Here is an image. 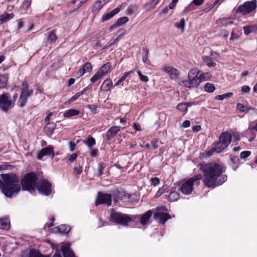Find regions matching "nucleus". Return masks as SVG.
<instances>
[{
  "label": "nucleus",
  "instance_id": "nucleus-1",
  "mask_svg": "<svg viewBox=\"0 0 257 257\" xmlns=\"http://www.w3.org/2000/svg\"><path fill=\"white\" fill-rule=\"evenodd\" d=\"M198 167L203 175L198 174L183 182L180 187V191L183 194H190L193 190V185L198 186L202 179L204 185L212 189L222 185L227 180V176L223 174L225 169L222 164L215 162H203Z\"/></svg>",
  "mask_w": 257,
  "mask_h": 257
},
{
  "label": "nucleus",
  "instance_id": "nucleus-2",
  "mask_svg": "<svg viewBox=\"0 0 257 257\" xmlns=\"http://www.w3.org/2000/svg\"><path fill=\"white\" fill-rule=\"evenodd\" d=\"M38 178L35 172L26 174L21 180L20 185L23 191H28L31 193L35 191Z\"/></svg>",
  "mask_w": 257,
  "mask_h": 257
},
{
  "label": "nucleus",
  "instance_id": "nucleus-3",
  "mask_svg": "<svg viewBox=\"0 0 257 257\" xmlns=\"http://www.w3.org/2000/svg\"><path fill=\"white\" fill-rule=\"evenodd\" d=\"M139 216L114 212L110 215V221L117 224L127 226L130 222L138 221Z\"/></svg>",
  "mask_w": 257,
  "mask_h": 257
},
{
  "label": "nucleus",
  "instance_id": "nucleus-4",
  "mask_svg": "<svg viewBox=\"0 0 257 257\" xmlns=\"http://www.w3.org/2000/svg\"><path fill=\"white\" fill-rule=\"evenodd\" d=\"M200 72V71L197 68L190 69L188 72L187 80L180 81L179 85L189 89L197 88L200 84V81L198 79V74Z\"/></svg>",
  "mask_w": 257,
  "mask_h": 257
},
{
  "label": "nucleus",
  "instance_id": "nucleus-5",
  "mask_svg": "<svg viewBox=\"0 0 257 257\" xmlns=\"http://www.w3.org/2000/svg\"><path fill=\"white\" fill-rule=\"evenodd\" d=\"M257 7V1H246L243 4L234 8L232 12L234 14H240L243 16L247 15L253 11Z\"/></svg>",
  "mask_w": 257,
  "mask_h": 257
},
{
  "label": "nucleus",
  "instance_id": "nucleus-6",
  "mask_svg": "<svg viewBox=\"0 0 257 257\" xmlns=\"http://www.w3.org/2000/svg\"><path fill=\"white\" fill-rule=\"evenodd\" d=\"M22 85L23 88L21 89V93L18 100V105L21 108L26 105L28 98L31 97L33 93V90L29 89V85L27 81H23Z\"/></svg>",
  "mask_w": 257,
  "mask_h": 257
},
{
  "label": "nucleus",
  "instance_id": "nucleus-7",
  "mask_svg": "<svg viewBox=\"0 0 257 257\" xmlns=\"http://www.w3.org/2000/svg\"><path fill=\"white\" fill-rule=\"evenodd\" d=\"M219 141L214 142L213 146H216L218 152H222L226 149L231 142L232 136L227 132H222L219 138Z\"/></svg>",
  "mask_w": 257,
  "mask_h": 257
},
{
  "label": "nucleus",
  "instance_id": "nucleus-8",
  "mask_svg": "<svg viewBox=\"0 0 257 257\" xmlns=\"http://www.w3.org/2000/svg\"><path fill=\"white\" fill-rule=\"evenodd\" d=\"M14 102L11 101V96L9 93L4 92L0 95V109L5 112L14 107Z\"/></svg>",
  "mask_w": 257,
  "mask_h": 257
},
{
  "label": "nucleus",
  "instance_id": "nucleus-9",
  "mask_svg": "<svg viewBox=\"0 0 257 257\" xmlns=\"http://www.w3.org/2000/svg\"><path fill=\"white\" fill-rule=\"evenodd\" d=\"M36 188L39 192L43 195L48 196L52 192V185L46 179L38 181Z\"/></svg>",
  "mask_w": 257,
  "mask_h": 257
},
{
  "label": "nucleus",
  "instance_id": "nucleus-10",
  "mask_svg": "<svg viewBox=\"0 0 257 257\" xmlns=\"http://www.w3.org/2000/svg\"><path fill=\"white\" fill-rule=\"evenodd\" d=\"M157 212L154 214V218L155 220H158L159 223L164 225L168 220L171 218L170 214L161 212L167 210L166 207H157Z\"/></svg>",
  "mask_w": 257,
  "mask_h": 257
},
{
  "label": "nucleus",
  "instance_id": "nucleus-11",
  "mask_svg": "<svg viewBox=\"0 0 257 257\" xmlns=\"http://www.w3.org/2000/svg\"><path fill=\"white\" fill-rule=\"evenodd\" d=\"M112 196L111 194L103 193L100 192L97 193V196L96 198L95 204L98 206L100 204H105L107 206L111 205Z\"/></svg>",
  "mask_w": 257,
  "mask_h": 257
},
{
  "label": "nucleus",
  "instance_id": "nucleus-12",
  "mask_svg": "<svg viewBox=\"0 0 257 257\" xmlns=\"http://www.w3.org/2000/svg\"><path fill=\"white\" fill-rule=\"evenodd\" d=\"M47 156L53 159L55 156L54 147L52 145H49L47 147L43 148L37 154V158L42 160L43 157Z\"/></svg>",
  "mask_w": 257,
  "mask_h": 257
},
{
  "label": "nucleus",
  "instance_id": "nucleus-13",
  "mask_svg": "<svg viewBox=\"0 0 257 257\" xmlns=\"http://www.w3.org/2000/svg\"><path fill=\"white\" fill-rule=\"evenodd\" d=\"M163 70L164 71L169 74L170 78L172 80L177 79L180 75V72L178 69L173 67L165 66L163 67Z\"/></svg>",
  "mask_w": 257,
  "mask_h": 257
},
{
  "label": "nucleus",
  "instance_id": "nucleus-14",
  "mask_svg": "<svg viewBox=\"0 0 257 257\" xmlns=\"http://www.w3.org/2000/svg\"><path fill=\"white\" fill-rule=\"evenodd\" d=\"M108 2L109 0H97L92 7L91 12L93 14H97Z\"/></svg>",
  "mask_w": 257,
  "mask_h": 257
},
{
  "label": "nucleus",
  "instance_id": "nucleus-15",
  "mask_svg": "<svg viewBox=\"0 0 257 257\" xmlns=\"http://www.w3.org/2000/svg\"><path fill=\"white\" fill-rule=\"evenodd\" d=\"M92 70V66L91 64L87 62L76 72V75L79 78L82 76L85 73L90 72Z\"/></svg>",
  "mask_w": 257,
  "mask_h": 257
},
{
  "label": "nucleus",
  "instance_id": "nucleus-16",
  "mask_svg": "<svg viewBox=\"0 0 257 257\" xmlns=\"http://www.w3.org/2000/svg\"><path fill=\"white\" fill-rule=\"evenodd\" d=\"M120 127L114 126L109 128L106 134V139L109 141L114 138L116 134L120 131Z\"/></svg>",
  "mask_w": 257,
  "mask_h": 257
},
{
  "label": "nucleus",
  "instance_id": "nucleus-17",
  "mask_svg": "<svg viewBox=\"0 0 257 257\" xmlns=\"http://www.w3.org/2000/svg\"><path fill=\"white\" fill-rule=\"evenodd\" d=\"M153 213V211L152 210H149L142 215H138V216H139V220L140 219L141 224L142 225H145L147 224L150 220V219L152 216Z\"/></svg>",
  "mask_w": 257,
  "mask_h": 257
},
{
  "label": "nucleus",
  "instance_id": "nucleus-18",
  "mask_svg": "<svg viewBox=\"0 0 257 257\" xmlns=\"http://www.w3.org/2000/svg\"><path fill=\"white\" fill-rule=\"evenodd\" d=\"M61 251L64 257H77L70 248V245L69 243L63 245L61 247Z\"/></svg>",
  "mask_w": 257,
  "mask_h": 257
},
{
  "label": "nucleus",
  "instance_id": "nucleus-19",
  "mask_svg": "<svg viewBox=\"0 0 257 257\" xmlns=\"http://www.w3.org/2000/svg\"><path fill=\"white\" fill-rule=\"evenodd\" d=\"M56 128V124L54 122H48L44 127V132L47 136L51 137Z\"/></svg>",
  "mask_w": 257,
  "mask_h": 257
},
{
  "label": "nucleus",
  "instance_id": "nucleus-20",
  "mask_svg": "<svg viewBox=\"0 0 257 257\" xmlns=\"http://www.w3.org/2000/svg\"><path fill=\"white\" fill-rule=\"evenodd\" d=\"M120 11L119 8H115L110 12L104 14L101 18L102 22H104L105 21L109 20L112 18L116 14L118 13Z\"/></svg>",
  "mask_w": 257,
  "mask_h": 257
},
{
  "label": "nucleus",
  "instance_id": "nucleus-21",
  "mask_svg": "<svg viewBox=\"0 0 257 257\" xmlns=\"http://www.w3.org/2000/svg\"><path fill=\"white\" fill-rule=\"evenodd\" d=\"M243 30L244 33L246 36H248L251 33H256L257 24L244 26L243 27Z\"/></svg>",
  "mask_w": 257,
  "mask_h": 257
},
{
  "label": "nucleus",
  "instance_id": "nucleus-22",
  "mask_svg": "<svg viewBox=\"0 0 257 257\" xmlns=\"http://www.w3.org/2000/svg\"><path fill=\"white\" fill-rule=\"evenodd\" d=\"M230 18H222L216 20V23L220 27H227L233 24V22L230 21Z\"/></svg>",
  "mask_w": 257,
  "mask_h": 257
},
{
  "label": "nucleus",
  "instance_id": "nucleus-23",
  "mask_svg": "<svg viewBox=\"0 0 257 257\" xmlns=\"http://www.w3.org/2000/svg\"><path fill=\"white\" fill-rule=\"evenodd\" d=\"M83 143L89 149L92 148L96 145L95 139L91 135L88 136L86 140H83Z\"/></svg>",
  "mask_w": 257,
  "mask_h": 257
},
{
  "label": "nucleus",
  "instance_id": "nucleus-24",
  "mask_svg": "<svg viewBox=\"0 0 257 257\" xmlns=\"http://www.w3.org/2000/svg\"><path fill=\"white\" fill-rule=\"evenodd\" d=\"M57 232L61 234H67L71 230V226L69 225L62 224L57 227H55Z\"/></svg>",
  "mask_w": 257,
  "mask_h": 257
},
{
  "label": "nucleus",
  "instance_id": "nucleus-25",
  "mask_svg": "<svg viewBox=\"0 0 257 257\" xmlns=\"http://www.w3.org/2000/svg\"><path fill=\"white\" fill-rule=\"evenodd\" d=\"M14 17V14L13 13L8 14L7 13H4L0 16V25H2L10 20L12 19Z\"/></svg>",
  "mask_w": 257,
  "mask_h": 257
},
{
  "label": "nucleus",
  "instance_id": "nucleus-26",
  "mask_svg": "<svg viewBox=\"0 0 257 257\" xmlns=\"http://www.w3.org/2000/svg\"><path fill=\"white\" fill-rule=\"evenodd\" d=\"M111 64L110 62H107L105 64H103L98 70L99 72H100L102 75L104 76L106 74H107L111 68Z\"/></svg>",
  "mask_w": 257,
  "mask_h": 257
},
{
  "label": "nucleus",
  "instance_id": "nucleus-27",
  "mask_svg": "<svg viewBox=\"0 0 257 257\" xmlns=\"http://www.w3.org/2000/svg\"><path fill=\"white\" fill-rule=\"evenodd\" d=\"M48 34L47 42L49 44L55 43L58 39L56 34V30L54 29L50 31V33Z\"/></svg>",
  "mask_w": 257,
  "mask_h": 257
},
{
  "label": "nucleus",
  "instance_id": "nucleus-28",
  "mask_svg": "<svg viewBox=\"0 0 257 257\" xmlns=\"http://www.w3.org/2000/svg\"><path fill=\"white\" fill-rule=\"evenodd\" d=\"M80 111L75 109H69L66 110L63 114V116L66 118H69L72 116L78 115Z\"/></svg>",
  "mask_w": 257,
  "mask_h": 257
},
{
  "label": "nucleus",
  "instance_id": "nucleus-29",
  "mask_svg": "<svg viewBox=\"0 0 257 257\" xmlns=\"http://www.w3.org/2000/svg\"><path fill=\"white\" fill-rule=\"evenodd\" d=\"M230 161L231 162V167L233 170H236L239 167V160L238 157L233 155H230Z\"/></svg>",
  "mask_w": 257,
  "mask_h": 257
},
{
  "label": "nucleus",
  "instance_id": "nucleus-30",
  "mask_svg": "<svg viewBox=\"0 0 257 257\" xmlns=\"http://www.w3.org/2000/svg\"><path fill=\"white\" fill-rule=\"evenodd\" d=\"M104 86V91H110L113 86L112 82L110 79L107 78L104 80L101 85V90L102 91V87Z\"/></svg>",
  "mask_w": 257,
  "mask_h": 257
},
{
  "label": "nucleus",
  "instance_id": "nucleus-31",
  "mask_svg": "<svg viewBox=\"0 0 257 257\" xmlns=\"http://www.w3.org/2000/svg\"><path fill=\"white\" fill-rule=\"evenodd\" d=\"M9 77L7 75H0V89H3L7 85Z\"/></svg>",
  "mask_w": 257,
  "mask_h": 257
},
{
  "label": "nucleus",
  "instance_id": "nucleus-32",
  "mask_svg": "<svg viewBox=\"0 0 257 257\" xmlns=\"http://www.w3.org/2000/svg\"><path fill=\"white\" fill-rule=\"evenodd\" d=\"M21 257H44V256L37 250L32 249L30 250L28 255H22Z\"/></svg>",
  "mask_w": 257,
  "mask_h": 257
},
{
  "label": "nucleus",
  "instance_id": "nucleus-33",
  "mask_svg": "<svg viewBox=\"0 0 257 257\" xmlns=\"http://www.w3.org/2000/svg\"><path fill=\"white\" fill-rule=\"evenodd\" d=\"M116 197L117 199L120 200H123L125 199H128V200L130 201V199L131 198L132 195L129 193H125V192H121L118 191Z\"/></svg>",
  "mask_w": 257,
  "mask_h": 257
},
{
  "label": "nucleus",
  "instance_id": "nucleus-34",
  "mask_svg": "<svg viewBox=\"0 0 257 257\" xmlns=\"http://www.w3.org/2000/svg\"><path fill=\"white\" fill-rule=\"evenodd\" d=\"M180 198V194L176 191L170 192L168 196V200L170 202L176 201Z\"/></svg>",
  "mask_w": 257,
  "mask_h": 257
},
{
  "label": "nucleus",
  "instance_id": "nucleus-35",
  "mask_svg": "<svg viewBox=\"0 0 257 257\" xmlns=\"http://www.w3.org/2000/svg\"><path fill=\"white\" fill-rule=\"evenodd\" d=\"M104 76L102 75L98 71L91 78L90 81L92 84L95 83L98 81H100Z\"/></svg>",
  "mask_w": 257,
  "mask_h": 257
},
{
  "label": "nucleus",
  "instance_id": "nucleus-36",
  "mask_svg": "<svg viewBox=\"0 0 257 257\" xmlns=\"http://www.w3.org/2000/svg\"><path fill=\"white\" fill-rule=\"evenodd\" d=\"M106 165L104 163L102 162H99L97 167V173L95 174V176L100 177L103 174V171Z\"/></svg>",
  "mask_w": 257,
  "mask_h": 257
},
{
  "label": "nucleus",
  "instance_id": "nucleus-37",
  "mask_svg": "<svg viewBox=\"0 0 257 257\" xmlns=\"http://www.w3.org/2000/svg\"><path fill=\"white\" fill-rule=\"evenodd\" d=\"M236 108L238 110L242 112H247L248 110L251 109V108L250 107L244 105L240 103H237Z\"/></svg>",
  "mask_w": 257,
  "mask_h": 257
},
{
  "label": "nucleus",
  "instance_id": "nucleus-38",
  "mask_svg": "<svg viewBox=\"0 0 257 257\" xmlns=\"http://www.w3.org/2000/svg\"><path fill=\"white\" fill-rule=\"evenodd\" d=\"M203 61L209 67H214L216 65V63L212 61V58L210 56H205L203 58Z\"/></svg>",
  "mask_w": 257,
  "mask_h": 257
},
{
  "label": "nucleus",
  "instance_id": "nucleus-39",
  "mask_svg": "<svg viewBox=\"0 0 257 257\" xmlns=\"http://www.w3.org/2000/svg\"><path fill=\"white\" fill-rule=\"evenodd\" d=\"M214 147L212 148L209 151L206 152L204 154H203V156L209 158L211 156H212L214 152H216L217 153H220L221 152H218L216 149V146H213Z\"/></svg>",
  "mask_w": 257,
  "mask_h": 257
},
{
  "label": "nucleus",
  "instance_id": "nucleus-40",
  "mask_svg": "<svg viewBox=\"0 0 257 257\" xmlns=\"http://www.w3.org/2000/svg\"><path fill=\"white\" fill-rule=\"evenodd\" d=\"M215 90L214 84L210 83H206L204 85V90L208 93H212Z\"/></svg>",
  "mask_w": 257,
  "mask_h": 257
},
{
  "label": "nucleus",
  "instance_id": "nucleus-41",
  "mask_svg": "<svg viewBox=\"0 0 257 257\" xmlns=\"http://www.w3.org/2000/svg\"><path fill=\"white\" fill-rule=\"evenodd\" d=\"M10 226V224L8 220L5 219H0V228L8 229Z\"/></svg>",
  "mask_w": 257,
  "mask_h": 257
},
{
  "label": "nucleus",
  "instance_id": "nucleus-42",
  "mask_svg": "<svg viewBox=\"0 0 257 257\" xmlns=\"http://www.w3.org/2000/svg\"><path fill=\"white\" fill-rule=\"evenodd\" d=\"M86 107L89 109L93 114L97 113L99 111L97 106L94 104H87Z\"/></svg>",
  "mask_w": 257,
  "mask_h": 257
},
{
  "label": "nucleus",
  "instance_id": "nucleus-43",
  "mask_svg": "<svg viewBox=\"0 0 257 257\" xmlns=\"http://www.w3.org/2000/svg\"><path fill=\"white\" fill-rule=\"evenodd\" d=\"M176 108L179 111L186 113L188 111V109L186 108V106L184 103H179L176 106Z\"/></svg>",
  "mask_w": 257,
  "mask_h": 257
},
{
  "label": "nucleus",
  "instance_id": "nucleus-44",
  "mask_svg": "<svg viewBox=\"0 0 257 257\" xmlns=\"http://www.w3.org/2000/svg\"><path fill=\"white\" fill-rule=\"evenodd\" d=\"M208 73H203L200 72L199 74H198V79L200 81V83L202 81H205L207 80V76L209 75Z\"/></svg>",
  "mask_w": 257,
  "mask_h": 257
},
{
  "label": "nucleus",
  "instance_id": "nucleus-45",
  "mask_svg": "<svg viewBox=\"0 0 257 257\" xmlns=\"http://www.w3.org/2000/svg\"><path fill=\"white\" fill-rule=\"evenodd\" d=\"M128 21V18L127 17H120L117 19L116 23L119 26L124 24Z\"/></svg>",
  "mask_w": 257,
  "mask_h": 257
},
{
  "label": "nucleus",
  "instance_id": "nucleus-46",
  "mask_svg": "<svg viewBox=\"0 0 257 257\" xmlns=\"http://www.w3.org/2000/svg\"><path fill=\"white\" fill-rule=\"evenodd\" d=\"M32 0H24L22 3V8L25 11L28 10L31 5Z\"/></svg>",
  "mask_w": 257,
  "mask_h": 257
},
{
  "label": "nucleus",
  "instance_id": "nucleus-47",
  "mask_svg": "<svg viewBox=\"0 0 257 257\" xmlns=\"http://www.w3.org/2000/svg\"><path fill=\"white\" fill-rule=\"evenodd\" d=\"M185 26V21L184 18H182L180 20V22L176 25V27L178 29H181L182 32L184 31V28Z\"/></svg>",
  "mask_w": 257,
  "mask_h": 257
},
{
  "label": "nucleus",
  "instance_id": "nucleus-48",
  "mask_svg": "<svg viewBox=\"0 0 257 257\" xmlns=\"http://www.w3.org/2000/svg\"><path fill=\"white\" fill-rule=\"evenodd\" d=\"M137 73L142 81L144 82H147L149 81V77L146 75L142 74L141 70H138Z\"/></svg>",
  "mask_w": 257,
  "mask_h": 257
},
{
  "label": "nucleus",
  "instance_id": "nucleus-49",
  "mask_svg": "<svg viewBox=\"0 0 257 257\" xmlns=\"http://www.w3.org/2000/svg\"><path fill=\"white\" fill-rule=\"evenodd\" d=\"M81 95L82 93L80 91L76 93L74 95L69 99V100L67 101V102L68 103H71L72 102L77 100Z\"/></svg>",
  "mask_w": 257,
  "mask_h": 257
},
{
  "label": "nucleus",
  "instance_id": "nucleus-50",
  "mask_svg": "<svg viewBox=\"0 0 257 257\" xmlns=\"http://www.w3.org/2000/svg\"><path fill=\"white\" fill-rule=\"evenodd\" d=\"M251 155V152L249 151H244L240 154V158L241 159H245Z\"/></svg>",
  "mask_w": 257,
  "mask_h": 257
},
{
  "label": "nucleus",
  "instance_id": "nucleus-51",
  "mask_svg": "<svg viewBox=\"0 0 257 257\" xmlns=\"http://www.w3.org/2000/svg\"><path fill=\"white\" fill-rule=\"evenodd\" d=\"M195 5L192 3V2L189 4V5L185 8V9L183 11L184 13H188L189 12L193 11L195 9Z\"/></svg>",
  "mask_w": 257,
  "mask_h": 257
},
{
  "label": "nucleus",
  "instance_id": "nucleus-52",
  "mask_svg": "<svg viewBox=\"0 0 257 257\" xmlns=\"http://www.w3.org/2000/svg\"><path fill=\"white\" fill-rule=\"evenodd\" d=\"M89 155L91 157L95 158L97 156L98 153V150L97 149H89Z\"/></svg>",
  "mask_w": 257,
  "mask_h": 257
},
{
  "label": "nucleus",
  "instance_id": "nucleus-53",
  "mask_svg": "<svg viewBox=\"0 0 257 257\" xmlns=\"http://www.w3.org/2000/svg\"><path fill=\"white\" fill-rule=\"evenodd\" d=\"M161 0H152L148 3L149 8L151 9H154L157 5L160 2Z\"/></svg>",
  "mask_w": 257,
  "mask_h": 257
},
{
  "label": "nucleus",
  "instance_id": "nucleus-54",
  "mask_svg": "<svg viewBox=\"0 0 257 257\" xmlns=\"http://www.w3.org/2000/svg\"><path fill=\"white\" fill-rule=\"evenodd\" d=\"M134 70H131L130 71L125 72L124 74L119 78V79L123 82L125 79L132 73H134Z\"/></svg>",
  "mask_w": 257,
  "mask_h": 257
},
{
  "label": "nucleus",
  "instance_id": "nucleus-55",
  "mask_svg": "<svg viewBox=\"0 0 257 257\" xmlns=\"http://www.w3.org/2000/svg\"><path fill=\"white\" fill-rule=\"evenodd\" d=\"M143 51H145V54L143 56V61L146 63L149 56V49L145 48L143 49Z\"/></svg>",
  "mask_w": 257,
  "mask_h": 257
},
{
  "label": "nucleus",
  "instance_id": "nucleus-56",
  "mask_svg": "<svg viewBox=\"0 0 257 257\" xmlns=\"http://www.w3.org/2000/svg\"><path fill=\"white\" fill-rule=\"evenodd\" d=\"M152 184L154 185V186H156L160 184V179L158 177H154L152 178L151 179Z\"/></svg>",
  "mask_w": 257,
  "mask_h": 257
},
{
  "label": "nucleus",
  "instance_id": "nucleus-57",
  "mask_svg": "<svg viewBox=\"0 0 257 257\" xmlns=\"http://www.w3.org/2000/svg\"><path fill=\"white\" fill-rule=\"evenodd\" d=\"M77 156L78 155H77L76 153H73L71 154L69 158V161L71 163L74 162L76 160Z\"/></svg>",
  "mask_w": 257,
  "mask_h": 257
},
{
  "label": "nucleus",
  "instance_id": "nucleus-58",
  "mask_svg": "<svg viewBox=\"0 0 257 257\" xmlns=\"http://www.w3.org/2000/svg\"><path fill=\"white\" fill-rule=\"evenodd\" d=\"M250 87L248 86L247 85H243L241 87V91L243 93H248L250 91Z\"/></svg>",
  "mask_w": 257,
  "mask_h": 257
},
{
  "label": "nucleus",
  "instance_id": "nucleus-59",
  "mask_svg": "<svg viewBox=\"0 0 257 257\" xmlns=\"http://www.w3.org/2000/svg\"><path fill=\"white\" fill-rule=\"evenodd\" d=\"M69 150L71 152L73 151L76 147V144L73 141H70L69 142Z\"/></svg>",
  "mask_w": 257,
  "mask_h": 257
},
{
  "label": "nucleus",
  "instance_id": "nucleus-60",
  "mask_svg": "<svg viewBox=\"0 0 257 257\" xmlns=\"http://www.w3.org/2000/svg\"><path fill=\"white\" fill-rule=\"evenodd\" d=\"M232 136H233V139H234V142H238L240 140V136L238 133H237V132L233 133L232 134Z\"/></svg>",
  "mask_w": 257,
  "mask_h": 257
},
{
  "label": "nucleus",
  "instance_id": "nucleus-61",
  "mask_svg": "<svg viewBox=\"0 0 257 257\" xmlns=\"http://www.w3.org/2000/svg\"><path fill=\"white\" fill-rule=\"evenodd\" d=\"M229 35V32L226 30H222L220 32V35L224 38H227Z\"/></svg>",
  "mask_w": 257,
  "mask_h": 257
},
{
  "label": "nucleus",
  "instance_id": "nucleus-62",
  "mask_svg": "<svg viewBox=\"0 0 257 257\" xmlns=\"http://www.w3.org/2000/svg\"><path fill=\"white\" fill-rule=\"evenodd\" d=\"M92 86L91 84H89L88 86L84 88L82 91H80L82 93V95L83 94L87 91H92Z\"/></svg>",
  "mask_w": 257,
  "mask_h": 257
},
{
  "label": "nucleus",
  "instance_id": "nucleus-63",
  "mask_svg": "<svg viewBox=\"0 0 257 257\" xmlns=\"http://www.w3.org/2000/svg\"><path fill=\"white\" fill-rule=\"evenodd\" d=\"M158 141L156 139H154L152 142L151 144L153 145L154 149H156L158 148L159 146L158 145Z\"/></svg>",
  "mask_w": 257,
  "mask_h": 257
},
{
  "label": "nucleus",
  "instance_id": "nucleus-64",
  "mask_svg": "<svg viewBox=\"0 0 257 257\" xmlns=\"http://www.w3.org/2000/svg\"><path fill=\"white\" fill-rule=\"evenodd\" d=\"M74 172L77 175H80L82 172V168H77V167H74Z\"/></svg>",
  "mask_w": 257,
  "mask_h": 257
}]
</instances>
